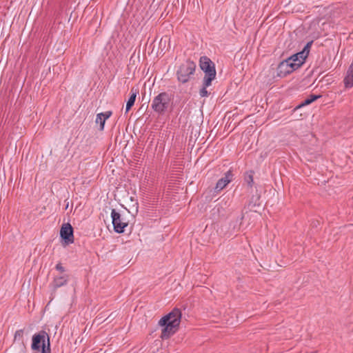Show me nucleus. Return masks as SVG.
<instances>
[{
  "label": "nucleus",
  "mask_w": 353,
  "mask_h": 353,
  "mask_svg": "<svg viewBox=\"0 0 353 353\" xmlns=\"http://www.w3.org/2000/svg\"><path fill=\"white\" fill-rule=\"evenodd\" d=\"M181 319V310L178 308H174L159 320V325L163 327L161 334L162 339H168L177 331Z\"/></svg>",
  "instance_id": "f257e3e1"
},
{
  "label": "nucleus",
  "mask_w": 353,
  "mask_h": 353,
  "mask_svg": "<svg viewBox=\"0 0 353 353\" xmlns=\"http://www.w3.org/2000/svg\"><path fill=\"white\" fill-rule=\"evenodd\" d=\"M199 65L205 73L203 78L205 85L210 86L216 78L215 65L208 57L203 56L200 58Z\"/></svg>",
  "instance_id": "f03ea898"
},
{
  "label": "nucleus",
  "mask_w": 353,
  "mask_h": 353,
  "mask_svg": "<svg viewBox=\"0 0 353 353\" xmlns=\"http://www.w3.org/2000/svg\"><path fill=\"white\" fill-rule=\"evenodd\" d=\"M170 101L171 95L165 92H163L153 99L151 108L159 114H163L169 108Z\"/></svg>",
  "instance_id": "7ed1b4c3"
},
{
  "label": "nucleus",
  "mask_w": 353,
  "mask_h": 353,
  "mask_svg": "<svg viewBox=\"0 0 353 353\" xmlns=\"http://www.w3.org/2000/svg\"><path fill=\"white\" fill-rule=\"evenodd\" d=\"M196 69V64L194 61L187 60L182 63L176 72L178 80L183 83H187L191 75H192Z\"/></svg>",
  "instance_id": "20e7f679"
},
{
  "label": "nucleus",
  "mask_w": 353,
  "mask_h": 353,
  "mask_svg": "<svg viewBox=\"0 0 353 353\" xmlns=\"http://www.w3.org/2000/svg\"><path fill=\"white\" fill-rule=\"evenodd\" d=\"M111 217L114 231L117 233H123L124 232V228L128 226V222L126 221L125 219L114 209L112 210Z\"/></svg>",
  "instance_id": "39448f33"
},
{
  "label": "nucleus",
  "mask_w": 353,
  "mask_h": 353,
  "mask_svg": "<svg viewBox=\"0 0 353 353\" xmlns=\"http://www.w3.org/2000/svg\"><path fill=\"white\" fill-rule=\"evenodd\" d=\"M48 338H50V336L44 330H41L39 333L34 334L31 348L33 350L37 351H39L41 348L42 350L43 345H48Z\"/></svg>",
  "instance_id": "423d86ee"
},
{
  "label": "nucleus",
  "mask_w": 353,
  "mask_h": 353,
  "mask_svg": "<svg viewBox=\"0 0 353 353\" xmlns=\"http://www.w3.org/2000/svg\"><path fill=\"white\" fill-rule=\"evenodd\" d=\"M291 64L287 59L281 61L277 67V75L280 77H284L299 68L296 63Z\"/></svg>",
  "instance_id": "0eeeda50"
},
{
  "label": "nucleus",
  "mask_w": 353,
  "mask_h": 353,
  "mask_svg": "<svg viewBox=\"0 0 353 353\" xmlns=\"http://www.w3.org/2000/svg\"><path fill=\"white\" fill-rule=\"evenodd\" d=\"M60 235L67 245L74 242L73 228L70 223L63 224L60 230Z\"/></svg>",
  "instance_id": "6e6552de"
},
{
  "label": "nucleus",
  "mask_w": 353,
  "mask_h": 353,
  "mask_svg": "<svg viewBox=\"0 0 353 353\" xmlns=\"http://www.w3.org/2000/svg\"><path fill=\"white\" fill-rule=\"evenodd\" d=\"M232 173L230 170L228 171L225 174V176L220 179L216 185L215 190L216 191H220L223 190L232 180Z\"/></svg>",
  "instance_id": "1a4fd4ad"
},
{
  "label": "nucleus",
  "mask_w": 353,
  "mask_h": 353,
  "mask_svg": "<svg viewBox=\"0 0 353 353\" xmlns=\"http://www.w3.org/2000/svg\"><path fill=\"white\" fill-rule=\"evenodd\" d=\"M68 279L69 276L68 274L55 277L52 283L53 289L56 290L60 287L66 285L68 281Z\"/></svg>",
  "instance_id": "9d476101"
},
{
  "label": "nucleus",
  "mask_w": 353,
  "mask_h": 353,
  "mask_svg": "<svg viewBox=\"0 0 353 353\" xmlns=\"http://www.w3.org/2000/svg\"><path fill=\"white\" fill-rule=\"evenodd\" d=\"M260 200V195L256 194L253 195L248 205V207L249 210L252 212H256L257 210L256 209V207H260L261 203L259 201Z\"/></svg>",
  "instance_id": "9b49d317"
},
{
  "label": "nucleus",
  "mask_w": 353,
  "mask_h": 353,
  "mask_svg": "<svg viewBox=\"0 0 353 353\" xmlns=\"http://www.w3.org/2000/svg\"><path fill=\"white\" fill-rule=\"evenodd\" d=\"M344 81L346 87L353 86V62L348 68L347 76L345 77Z\"/></svg>",
  "instance_id": "f8f14e48"
},
{
  "label": "nucleus",
  "mask_w": 353,
  "mask_h": 353,
  "mask_svg": "<svg viewBox=\"0 0 353 353\" xmlns=\"http://www.w3.org/2000/svg\"><path fill=\"white\" fill-rule=\"evenodd\" d=\"M131 92H132V94L126 103V107H125L126 112H128L131 109V108L134 105L138 91H137V90H134L132 88L131 90Z\"/></svg>",
  "instance_id": "ddd939ff"
},
{
  "label": "nucleus",
  "mask_w": 353,
  "mask_h": 353,
  "mask_svg": "<svg viewBox=\"0 0 353 353\" xmlns=\"http://www.w3.org/2000/svg\"><path fill=\"white\" fill-rule=\"evenodd\" d=\"M320 97H321V95L311 94L307 99H305L303 101V102H302L299 106H297V108H299L306 105H309Z\"/></svg>",
  "instance_id": "4468645a"
},
{
  "label": "nucleus",
  "mask_w": 353,
  "mask_h": 353,
  "mask_svg": "<svg viewBox=\"0 0 353 353\" xmlns=\"http://www.w3.org/2000/svg\"><path fill=\"white\" fill-rule=\"evenodd\" d=\"M296 55H297V57L299 58L298 63H296V64L299 68L303 64V63H304L305 59L307 58V57L308 56V54L302 50V51L296 53Z\"/></svg>",
  "instance_id": "2eb2a0df"
},
{
  "label": "nucleus",
  "mask_w": 353,
  "mask_h": 353,
  "mask_svg": "<svg viewBox=\"0 0 353 353\" xmlns=\"http://www.w3.org/2000/svg\"><path fill=\"white\" fill-rule=\"evenodd\" d=\"M103 116V113H99L97 114L96 121L95 122L97 123L100 124V130H103L104 129V125L105 123V120L102 117Z\"/></svg>",
  "instance_id": "dca6fc26"
},
{
  "label": "nucleus",
  "mask_w": 353,
  "mask_h": 353,
  "mask_svg": "<svg viewBox=\"0 0 353 353\" xmlns=\"http://www.w3.org/2000/svg\"><path fill=\"white\" fill-rule=\"evenodd\" d=\"M253 172L249 171L245 173V181L248 183V185L250 187L252 186L254 181H253Z\"/></svg>",
  "instance_id": "f3484780"
},
{
  "label": "nucleus",
  "mask_w": 353,
  "mask_h": 353,
  "mask_svg": "<svg viewBox=\"0 0 353 353\" xmlns=\"http://www.w3.org/2000/svg\"><path fill=\"white\" fill-rule=\"evenodd\" d=\"M23 336V329L17 330L15 332L14 336V341L22 340Z\"/></svg>",
  "instance_id": "a211bd4d"
},
{
  "label": "nucleus",
  "mask_w": 353,
  "mask_h": 353,
  "mask_svg": "<svg viewBox=\"0 0 353 353\" xmlns=\"http://www.w3.org/2000/svg\"><path fill=\"white\" fill-rule=\"evenodd\" d=\"M208 86H205L204 83V80L203 81V88L200 90L199 94L201 97H208V92L207 90V88Z\"/></svg>",
  "instance_id": "6ab92c4d"
},
{
  "label": "nucleus",
  "mask_w": 353,
  "mask_h": 353,
  "mask_svg": "<svg viewBox=\"0 0 353 353\" xmlns=\"http://www.w3.org/2000/svg\"><path fill=\"white\" fill-rule=\"evenodd\" d=\"M298 60H299V58L297 57V55L295 54H293L292 56H291L290 57L288 58L287 59V61L290 63H292L291 65H294V63H298Z\"/></svg>",
  "instance_id": "aec40b11"
},
{
  "label": "nucleus",
  "mask_w": 353,
  "mask_h": 353,
  "mask_svg": "<svg viewBox=\"0 0 353 353\" xmlns=\"http://www.w3.org/2000/svg\"><path fill=\"white\" fill-rule=\"evenodd\" d=\"M50 352H51V350H50V338H48V345H43L41 353H50Z\"/></svg>",
  "instance_id": "412c9836"
},
{
  "label": "nucleus",
  "mask_w": 353,
  "mask_h": 353,
  "mask_svg": "<svg viewBox=\"0 0 353 353\" xmlns=\"http://www.w3.org/2000/svg\"><path fill=\"white\" fill-rule=\"evenodd\" d=\"M312 41L308 42L305 46L304 47V48L303 49V51H304L306 54H309V52H310V49L311 48V46L312 44Z\"/></svg>",
  "instance_id": "4be33fe9"
},
{
  "label": "nucleus",
  "mask_w": 353,
  "mask_h": 353,
  "mask_svg": "<svg viewBox=\"0 0 353 353\" xmlns=\"http://www.w3.org/2000/svg\"><path fill=\"white\" fill-rule=\"evenodd\" d=\"M103 116L102 117L105 121L106 119H108V118L110 117V116L112 115V111H106L105 112H102Z\"/></svg>",
  "instance_id": "5701e85b"
},
{
  "label": "nucleus",
  "mask_w": 353,
  "mask_h": 353,
  "mask_svg": "<svg viewBox=\"0 0 353 353\" xmlns=\"http://www.w3.org/2000/svg\"><path fill=\"white\" fill-rule=\"evenodd\" d=\"M56 270L59 271L60 272H65V268L62 266L61 263H58L56 267H55Z\"/></svg>",
  "instance_id": "b1692460"
},
{
  "label": "nucleus",
  "mask_w": 353,
  "mask_h": 353,
  "mask_svg": "<svg viewBox=\"0 0 353 353\" xmlns=\"http://www.w3.org/2000/svg\"><path fill=\"white\" fill-rule=\"evenodd\" d=\"M116 316L115 312H112L106 319L105 320H110L109 322L112 321Z\"/></svg>",
  "instance_id": "393cba45"
},
{
  "label": "nucleus",
  "mask_w": 353,
  "mask_h": 353,
  "mask_svg": "<svg viewBox=\"0 0 353 353\" xmlns=\"http://www.w3.org/2000/svg\"><path fill=\"white\" fill-rule=\"evenodd\" d=\"M104 316H98L97 317L96 319V321H99V323L100 322H102L103 321H105V319H103Z\"/></svg>",
  "instance_id": "a878e982"
},
{
  "label": "nucleus",
  "mask_w": 353,
  "mask_h": 353,
  "mask_svg": "<svg viewBox=\"0 0 353 353\" xmlns=\"http://www.w3.org/2000/svg\"><path fill=\"white\" fill-rule=\"evenodd\" d=\"M244 217H245V213H244V212H243V213H242L241 219H244Z\"/></svg>",
  "instance_id": "bb28decb"
},
{
  "label": "nucleus",
  "mask_w": 353,
  "mask_h": 353,
  "mask_svg": "<svg viewBox=\"0 0 353 353\" xmlns=\"http://www.w3.org/2000/svg\"><path fill=\"white\" fill-rule=\"evenodd\" d=\"M312 353H316V352H312Z\"/></svg>",
  "instance_id": "cd10ccee"
}]
</instances>
